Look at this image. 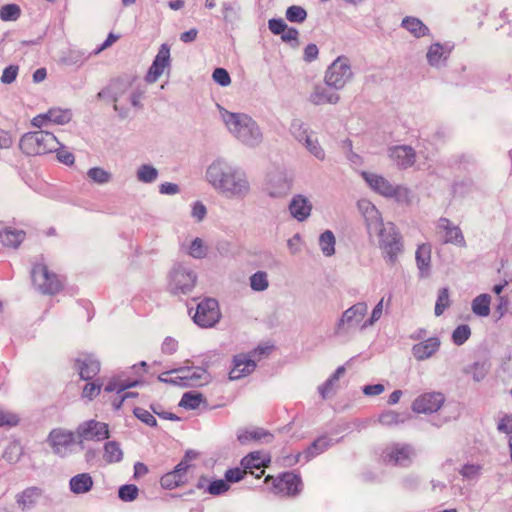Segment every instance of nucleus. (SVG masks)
Masks as SVG:
<instances>
[{
    "instance_id": "f257e3e1",
    "label": "nucleus",
    "mask_w": 512,
    "mask_h": 512,
    "mask_svg": "<svg viewBox=\"0 0 512 512\" xmlns=\"http://www.w3.org/2000/svg\"><path fill=\"white\" fill-rule=\"evenodd\" d=\"M208 181L227 196H242L249 191L244 173L221 163H213L207 170Z\"/></svg>"
},
{
    "instance_id": "f03ea898",
    "label": "nucleus",
    "mask_w": 512,
    "mask_h": 512,
    "mask_svg": "<svg viewBox=\"0 0 512 512\" xmlns=\"http://www.w3.org/2000/svg\"><path fill=\"white\" fill-rule=\"evenodd\" d=\"M222 119L229 131L243 143L253 145L261 137L259 128L254 120L243 113H232L221 110Z\"/></svg>"
},
{
    "instance_id": "7ed1b4c3",
    "label": "nucleus",
    "mask_w": 512,
    "mask_h": 512,
    "mask_svg": "<svg viewBox=\"0 0 512 512\" xmlns=\"http://www.w3.org/2000/svg\"><path fill=\"white\" fill-rule=\"evenodd\" d=\"M60 145L58 139L48 131L25 133L20 141V150L28 156L44 155L53 152Z\"/></svg>"
},
{
    "instance_id": "20e7f679",
    "label": "nucleus",
    "mask_w": 512,
    "mask_h": 512,
    "mask_svg": "<svg viewBox=\"0 0 512 512\" xmlns=\"http://www.w3.org/2000/svg\"><path fill=\"white\" fill-rule=\"evenodd\" d=\"M34 286L43 294L55 295L63 289L58 275L51 272L46 264L36 263L31 270Z\"/></svg>"
},
{
    "instance_id": "39448f33",
    "label": "nucleus",
    "mask_w": 512,
    "mask_h": 512,
    "mask_svg": "<svg viewBox=\"0 0 512 512\" xmlns=\"http://www.w3.org/2000/svg\"><path fill=\"white\" fill-rule=\"evenodd\" d=\"M352 77V71L348 60L338 57L325 73V84L336 90L342 89Z\"/></svg>"
},
{
    "instance_id": "423d86ee",
    "label": "nucleus",
    "mask_w": 512,
    "mask_h": 512,
    "mask_svg": "<svg viewBox=\"0 0 512 512\" xmlns=\"http://www.w3.org/2000/svg\"><path fill=\"white\" fill-rule=\"evenodd\" d=\"M220 317L218 302L208 298L197 305L193 319L201 327H212L219 321Z\"/></svg>"
},
{
    "instance_id": "0eeeda50",
    "label": "nucleus",
    "mask_w": 512,
    "mask_h": 512,
    "mask_svg": "<svg viewBox=\"0 0 512 512\" xmlns=\"http://www.w3.org/2000/svg\"><path fill=\"white\" fill-rule=\"evenodd\" d=\"M362 177L373 190H375L376 192L383 196L394 197L402 194L405 196L408 195V189L400 186H393L383 176L369 172H362Z\"/></svg>"
},
{
    "instance_id": "6e6552de",
    "label": "nucleus",
    "mask_w": 512,
    "mask_h": 512,
    "mask_svg": "<svg viewBox=\"0 0 512 512\" xmlns=\"http://www.w3.org/2000/svg\"><path fill=\"white\" fill-rule=\"evenodd\" d=\"M170 64V47L167 44H162L145 75V81L149 84L157 82L164 72L169 70Z\"/></svg>"
},
{
    "instance_id": "1a4fd4ad",
    "label": "nucleus",
    "mask_w": 512,
    "mask_h": 512,
    "mask_svg": "<svg viewBox=\"0 0 512 512\" xmlns=\"http://www.w3.org/2000/svg\"><path fill=\"white\" fill-rule=\"evenodd\" d=\"M77 434L81 440L102 441L109 438V428L106 423L90 420L77 429Z\"/></svg>"
},
{
    "instance_id": "9d476101",
    "label": "nucleus",
    "mask_w": 512,
    "mask_h": 512,
    "mask_svg": "<svg viewBox=\"0 0 512 512\" xmlns=\"http://www.w3.org/2000/svg\"><path fill=\"white\" fill-rule=\"evenodd\" d=\"M444 401L445 398L442 393H424L414 400L412 404V410L416 413H434L441 408Z\"/></svg>"
},
{
    "instance_id": "9b49d317",
    "label": "nucleus",
    "mask_w": 512,
    "mask_h": 512,
    "mask_svg": "<svg viewBox=\"0 0 512 512\" xmlns=\"http://www.w3.org/2000/svg\"><path fill=\"white\" fill-rule=\"evenodd\" d=\"M130 86L131 82L128 80L115 79L98 93V97L101 99H111L114 102V109L116 111H122L124 106L120 103L121 98Z\"/></svg>"
},
{
    "instance_id": "f8f14e48",
    "label": "nucleus",
    "mask_w": 512,
    "mask_h": 512,
    "mask_svg": "<svg viewBox=\"0 0 512 512\" xmlns=\"http://www.w3.org/2000/svg\"><path fill=\"white\" fill-rule=\"evenodd\" d=\"M380 248L386 254L390 264H395L402 251L401 237L394 230L390 233L382 231L380 234Z\"/></svg>"
},
{
    "instance_id": "ddd939ff",
    "label": "nucleus",
    "mask_w": 512,
    "mask_h": 512,
    "mask_svg": "<svg viewBox=\"0 0 512 512\" xmlns=\"http://www.w3.org/2000/svg\"><path fill=\"white\" fill-rule=\"evenodd\" d=\"M206 372L203 370L201 374H196L189 369H178L162 373L159 380L165 383L179 384V385H193L196 379H201L202 375Z\"/></svg>"
},
{
    "instance_id": "4468645a",
    "label": "nucleus",
    "mask_w": 512,
    "mask_h": 512,
    "mask_svg": "<svg viewBox=\"0 0 512 512\" xmlns=\"http://www.w3.org/2000/svg\"><path fill=\"white\" fill-rule=\"evenodd\" d=\"M389 157L399 168L406 169L414 165L416 152L411 146H393L389 149Z\"/></svg>"
},
{
    "instance_id": "2eb2a0df",
    "label": "nucleus",
    "mask_w": 512,
    "mask_h": 512,
    "mask_svg": "<svg viewBox=\"0 0 512 512\" xmlns=\"http://www.w3.org/2000/svg\"><path fill=\"white\" fill-rule=\"evenodd\" d=\"M438 230L444 232L443 242L453 244L459 247H465L466 241L461 229L454 226L447 218H440L437 226Z\"/></svg>"
},
{
    "instance_id": "dca6fc26",
    "label": "nucleus",
    "mask_w": 512,
    "mask_h": 512,
    "mask_svg": "<svg viewBox=\"0 0 512 512\" xmlns=\"http://www.w3.org/2000/svg\"><path fill=\"white\" fill-rule=\"evenodd\" d=\"M79 376L82 380L93 379L100 372V362L92 354H85L76 359Z\"/></svg>"
},
{
    "instance_id": "f3484780",
    "label": "nucleus",
    "mask_w": 512,
    "mask_h": 512,
    "mask_svg": "<svg viewBox=\"0 0 512 512\" xmlns=\"http://www.w3.org/2000/svg\"><path fill=\"white\" fill-rule=\"evenodd\" d=\"M268 462L269 459L261 452H252L241 460V466L247 470L248 474L255 475V478H260L264 475V468Z\"/></svg>"
},
{
    "instance_id": "a211bd4d",
    "label": "nucleus",
    "mask_w": 512,
    "mask_h": 512,
    "mask_svg": "<svg viewBox=\"0 0 512 512\" xmlns=\"http://www.w3.org/2000/svg\"><path fill=\"white\" fill-rule=\"evenodd\" d=\"M234 366L229 373L231 380H237L252 373L256 363L249 355L240 354L234 357Z\"/></svg>"
},
{
    "instance_id": "6ab92c4d",
    "label": "nucleus",
    "mask_w": 512,
    "mask_h": 512,
    "mask_svg": "<svg viewBox=\"0 0 512 512\" xmlns=\"http://www.w3.org/2000/svg\"><path fill=\"white\" fill-rule=\"evenodd\" d=\"M441 342L438 337H430L412 347V354L418 361L432 357L440 348Z\"/></svg>"
},
{
    "instance_id": "aec40b11",
    "label": "nucleus",
    "mask_w": 512,
    "mask_h": 512,
    "mask_svg": "<svg viewBox=\"0 0 512 512\" xmlns=\"http://www.w3.org/2000/svg\"><path fill=\"white\" fill-rule=\"evenodd\" d=\"M187 481L188 471L177 464L172 471L161 477L160 484L164 489L172 490L185 485Z\"/></svg>"
},
{
    "instance_id": "412c9836",
    "label": "nucleus",
    "mask_w": 512,
    "mask_h": 512,
    "mask_svg": "<svg viewBox=\"0 0 512 512\" xmlns=\"http://www.w3.org/2000/svg\"><path fill=\"white\" fill-rule=\"evenodd\" d=\"M367 313V305L364 302H359L347 309L338 324V330L342 328L344 324L348 326L358 325Z\"/></svg>"
},
{
    "instance_id": "4be33fe9",
    "label": "nucleus",
    "mask_w": 512,
    "mask_h": 512,
    "mask_svg": "<svg viewBox=\"0 0 512 512\" xmlns=\"http://www.w3.org/2000/svg\"><path fill=\"white\" fill-rule=\"evenodd\" d=\"M274 482V486L279 492H283L288 495L298 493L301 485V479L299 476L290 472L284 473L282 476L274 480Z\"/></svg>"
},
{
    "instance_id": "5701e85b",
    "label": "nucleus",
    "mask_w": 512,
    "mask_h": 512,
    "mask_svg": "<svg viewBox=\"0 0 512 512\" xmlns=\"http://www.w3.org/2000/svg\"><path fill=\"white\" fill-rule=\"evenodd\" d=\"M291 215L298 221H304L311 213L312 205L307 198L302 195L293 197L289 205Z\"/></svg>"
},
{
    "instance_id": "b1692460",
    "label": "nucleus",
    "mask_w": 512,
    "mask_h": 512,
    "mask_svg": "<svg viewBox=\"0 0 512 512\" xmlns=\"http://www.w3.org/2000/svg\"><path fill=\"white\" fill-rule=\"evenodd\" d=\"M331 88L327 85L316 86L310 95V101L315 105L337 103L340 97L336 92L331 91Z\"/></svg>"
},
{
    "instance_id": "393cba45",
    "label": "nucleus",
    "mask_w": 512,
    "mask_h": 512,
    "mask_svg": "<svg viewBox=\"0 0 512 512\" xmlns=\"http://www.w3.org/2000/svg\"><path fill=\"white\" fill-rule=\"evenodd\" d=\"M48 440L54 450L59 452L61 448L68 447L74 442V434L58 428L50 432Z\"/></svg>"
},
{
    "instance_id": "a878e982",
    "label": "nucleus",
    "mask_w": 512,
    "mask_h": 512,
    "mask_svg": "<svg viewBox=\"0 0 512 512\" xmlns=\"http://www.w3.org/2000/svg\"><path fill=\"white\" fill-rule=\"evenodd\" d=\"M94 481L89 473H80L73 476L69 481L70 490L74 494H84L93 487Z\"/></svg>"
},
{
    "instance_id": "bb28decb",
    "label": "nucleus",
    "mask_w": 512,
    "mask_h": 512,
    "mask_svg": "<svg viewBox=\"0 0 512 512\" xmlns=\"http://www.w3.org/2000/svg\"><path fill=\"white\" fill-rule=\"evenodd\" d=\"M23 231L12 228H3L0 230V242L9 248H16L24 240Z\"/></svg>"
},
{
    "instance_id": "cd10ccee",
    "label": "nucleus",
    "mask_w": 512,
    "mask_h": 512,
    "mask_svg": "<svg viewBox=\"0 0 512 512\" xmlns=\"http://www.w3.org/2000/svg\"><path fill=\"white\" fill-rule=\"evenodd\" d=\"M401 25L417 38L424 37L429 33L428 27L420 19L415 17H405Z\"/></svg>"
},
{
    "instance_id": "c85d7f7f",
    "label": "nucleus",
    "mask_w": 512,
    "mask_h": 512,
    "mask_svg": "<svg viewBox=\"0 0 512 512\" xmlns=\"http://www.w3.org/2000/svg\"><path fill=\"white\" fill-rule=\"evenodd\" d=\"M41 497V490L36 487L27 488L17 495V503L24 510L34 506Z\"/></svg>"
},
{
    "instance_id": "c756f323",
    "label": "nucleus",
    "mask_w": 512,
    "mask_h": 512,
    "mask_svg": "<svg viewBox=\"0 0 512 512\" xmlns=\"http://www.w3.org/2000/svg\"><path fill=\"white\" fill-rule=\"evenodd\" d=\"M272 435L266 432L262 428H251V429H245L241 430L238 433V440L241 444H246L251 441H260L265 438H271Z\"/></svg>"
},
{
    "instance_id": "7c9ffc66",
    "label": "nucleus",
    "mask_w": 512,
    "mask_h": 512,
    "mask_svg": "<svg viewBox=\"0 0 512 512\" xmlns=\"http://www.w3.org/2000/svg\"><path fill=\"white\" fill-rule=\"evenodd\" d=\"M491 297L488 294L477 296L472 302V311L474 314L486 317L490 314Z\"/></svg>"
},
{
    "instance_id": "2f4dec72",
    "label": "nucleus",
    "mask_w": 512,
    "mask_h": 512,
    "mask_svg": "<svg viewBox=\"0 0 512 512\" xmlns=\"http://www.w3.org/2000/svg\"><path fill=\"white\" fill-rule=\"evenodd\" d=\"M431 246L423 243L418 246L416 251L417 266L421 271H427L431 263Z\"/></svg>"
},
{
    "instance_id": "473e14b6",
    "label": "nucleus",
    "mask_w": 512,
    "mask_h": 512,
    "mask_svg": "<svg viewBox=\"0 0 512 512\" xmlns=\"http://www.w3.org/2000/svg\"><path fill=\"white\" fill-rule=\"evenodd\" d=\"M137 383V381H130L128 379H122L121 377H113L109 380L104 390L106 392H116L120 394L128 388L136 386Z\"/></svg>"
},
{
    "instance_id": "72a5a7b5",
    "label": "nucleus",
    "mask_w": 512,
    "mask_h": 512,
    "mask_svg": "<svg viewBox=\"0 0 512 512\" xmlns=\"http://www.w3.org/2000/svg\"><path fill=\"white\" fill-rule=\"evenodd\" d=\"M103 457L107 463H116L122 459L123 452L117 442L109 441L104 446Z\"/></svg>"
},
{
    "instance_id": "f704fd0d",
    "label": "nucleus",
    "mask_w": 512,
    "mask_h": 512,
    "mask_svg": "<svg viewBox=\"0 0 512 512\" xmlns=\"http://www.w3.org/2000/svg\"><path fill=\"white\" fill-rule=\"evenodd\" d=\"M319 245L324 255L331 256L335 252V237L330 230L320 235Z\"/></svg>"
},
{
    "instance_id": "c9c22d12",
    "label": "nucleus",
    "mask_w": 512,
    "mask_h": 512,
    "mask_svg": "<svg viewBox=\"0 0 512 512\" xmlns=\"http://www.w3.org/2000/svg\"><path fill=\"white\" fill-rule=\"evenodd\" d=\"M48 120L50 123L63 125L71 120V112L63 109H50L47 111Z\"/></svg>"
},
{
    "instance_id": "e433bc0d",
    "label": "nucleus",
    "mask_w": 512,
    "mask_h": 512,
    "mask_svg": "<svg viewBox=\"0 0 512 512\" xmlns=\"http://www.w3.org/2000/svg\"><path fill=\"white\" fill-rule=\"evenodd\" d=\"M21 15V9L16 4H6L0 9V18L2 21H15Z\"/></svg>"
},
{
    "instance_id": "4c0bfd02",
    "label": "nucleus",
    "mask_w": 512,
    "mask_h": 512,
    "mask_svg": "<svg viewBox=\"0 0 512 512\" xmlns=\"http://www.w3.org/2000/svg\"><path fill=\"white\" fill-rule=\"evenodd\" d=\"M389 461L395 464H403L410 459V450L406 446L395 447L389 453Z\"/></svg>"
},
{
    "instance_id": "58836bf2",
    "label": "nucleus",
    "mask_w": 512,
    "mask_h": 512,
    "mask_svg": "<svg viewBox=\"0 0 512 512\" xmlns=\"http://www.w3.org/2000/svg\"><path fill=\"white\" fill-rule=\"evenodd\" d=\"M444 54V47L439 43H434L428 49L427 60L430 65H437L443 58H445Z\"/></svg>"
},
{
    "instance_id": "ea45409f",
    "label": "nucleus",
    "mask_w": 512,
    "mask_h": 512,
    "mask_svg": "<svg viewBox=\"0 0 512 512\" xmlns=\"http://www.w3.org/2000/svg\"><path fill=\"white\" fill-rule=\"evenodd\" d=\"M88 177L97 184H105L111 180V174L100 167H93L87 172Z\"/></svg>"
},
{
    "instance_id": "a19ab883",
    "label": "nucleus",
    "mask_w": 512,
    "mask_h": 512,
    "mask_svg": "<svg viewBox=\"0 0 512 512\" xmlns=\"http://www.w3.org/2000/svg\"><path fill=\"white\" fill-rule=\"evenodd\" d=\"M251 288L255 291H263L268 287L267 274L263 271H258L250 277Z\"/></svg>"
},
{
    "instance_id": "79ce46f5",
    "label": "nucleus",
    "mask_w": 512,
    "mask_h": 512,
    "mask_svg": "<svg viewBox=\"0 0 512 512\" xmlns=\"http://www.w3.org/2000/svg\"><path fill=\"white\" fill-rule=\"evenodd\" d=\"M450 306L449 291L447 288H442L439 291L438 299L435 304V315L440 316L446 308Z\"/></svg>"
},
{
    "instance_id": "37998d69",
    "label": "nucleus",
    "mask_w": 512,
    "mask_h": 512,
    "mask_svg": "<svg viewBox=\"0 0 512 512\" xmlns=\"http://www.w3.org/2000/svg\"><path fill=\"white\" fill-rule=\"evenodd\" d=\"M471 335V330L468 325H459L452 333V340L456 345L465 343Z\"/></svg>"
},
{
    "instance_id": "c03bdc74",
    "label": "nucleus",
    "mask_w": 512,
    "mask_h": 512,
    "mask_svg": "<svg viewBox=\"0 0 512 512\" xmlns=\"http://www.w3.org/2000/svg\"><path fill=\"white\" fill-rule=\"evenodd\" d=\"M201 401V394L188 392L182 396L179 405L188 409H196L200 405Z\"/></svg>"
},
{
    "instance_id": "a18cd8bd",
    "label": "nucleus",
    "mask_w": 512,
    "mask_h": 512,
    "mask_svg": "<svg viewBox=\"0 0 512 512\" xmlns=\"http://www.w3.org/2000/svg\"><path fill=\"white\" fill-rule=\"evenodd\" d=\"M307 17V12L304 8L301 6H290L286 11V18L290 22H303Z\"/></svg>"
},
{
    "instance_id": "49530a36",
    "label": "nucleus",
    "mask_w": 512,
    "mask_h": 512,
    "mask_svg": "<svg viewBox=\"0 0 512 512\" xmlns=\"http://www.w3.org/2000/svg\"><path fill=\"white\" fill-rule=\"evenodd\" d=\"M188 253L194 258H204L207 254V247L204 245L202 239L196 238L192 241Z\"/></svg>"
},
{
    "instance_id": "de8ad7c7",
    "label": "nucleus",
    "mask_w": 512,
    "mask_h": 512,
    "mask_svg": "<svg viewBox=\"0 0 512 512\" xmlns=\"http://www.w3.org/2000/svg\"><path fill=\"white\" fill-rule=\"evenodd\" d=\"M138 488L134 484L123 485L119 488V498L123 501H133L138 496Z\"/></svg>"
},
{
    "instance_id": "09e8293b",
    "label": "nucleus",
    "mask_w": 512,
    "mask_h": 512,
    "mask_svg": "<svg viewBox=\"0 0 512 512\" xmlns=\"http://www.w3.org/2000/svg\"><path fill=\"white\" fill-rule=\"evenodd\" d=\"M137 175H138V179L140 181L149 183V182H153L157 178L158 172L152 166L142 165L139 168Z\"/></svg>"
},
{
    "instance_id": "8fccbe9b",
    "label": "nucleus",
    "mask_w": 512,
    "mask_h": 512,
    "mask_svg": "<svg viewBox=\"0 0 512 512\" xmlns=\"http://www.w3.org/2000/svg\"><path fill=\"white\" fill-rule=\"evenodd\" d=\"M305 143L308 150L318 159L323 160L325 157L324 150L318 145L316 138L312 135H306Z\"/></svg>"
},
{
    "instance_id": "3c124183",
    "label": "nucleus",
    "mask_w": 512,
    "mask_h": 512,
    "mask_svg": "<svg viewBox=\"0 0 512 512\" xmlns=\"http://www.w3.org/2000/svg\"><path fill=\"white\" fill-rule=\"evenodd\" d=\"M229 489L230 485L227 483L226 479H218L209 484L207 491L211 495H221Z\"/></svg>"
},
{
    "instance_id": "603ef678",
    "label": "nucleus",
    "mask_w": 512,
    "mask_h": 512,
    "mask_svg": "<svg viewBox=\"0 0 512 512\" xmlns=\"http://www.w3.org/2000/svg\"><path fill=\"white\" fill-rule=\"evenodd\" d=\"M248 474L247 473V470L244 468V467H235V468H231V469H228L226 472H225V479L227 481V483H236V482H239L240 480H242L244 478V476Z\"/></svg>"
},
{
    "instance_id": "864d4df0",
    "label": "nucleus",
    "mask_w": 512,
    "mask_h": 512,
    "mask_svg": "<svg viewBox=\"0 0 512 512\" xmlns=\"http://www.w3.org/2000/svg\"><path fill=\"white\" fill-rule=\"evenodd\" d=\"M53 152H56V158L60 163L68 165V166H71L74 164V162H75L74 155L70 151L65 149L64 147H60V145H59L57 147V149L54 150Z\"/></svg>"
},
{
    "instance_id": "5fc2aeb1",
    "label": "nucleus",
    "mask_w": 512,
    "mask_h": 512,
    "mask_svg": "<svg viewBox=\"0 0 512 512\" xmlns=\"http://www.w3.org/2000/svg\"><path fill=\"white\" fill-rule=\"evenodd\" d=\"M466 372L472 376L474 381L479 382L486 376L487 369L484 364L474 363Z\"/></svg>"
},
{
    "instance_id": "6e6d98bb",
    "label": "nucleus",
    "mask_w": 512,
    "mask_h": 512,
    "mask_svg": "<svg viewBox=\"0 0 512 512\" xmlns=\"http://www.w3.org/2000/svg\"><path fill=\"white\" fill-rule=\"evenodd\" d=\"M379 423L384 426H393L397 425L401 420L400 416L395 411H386L383 412L378 419Z\"/></svg>"
},
{
    "instance_id": "4d7b16f0",
    "label": "nucleus",
    "mask_w": 512,
    "mask_h": 512,
    "mask_svg": "<svg viewBox=\"0 0 512 512\" xmlns=\"http://www.w3.org/2000/svg\"><path fill=\"white\" fill-rule=\"evenodd\" d=\"M200 456V453L196 450H187L183 459L178 463L180 467L184 468L185 470L189 471L191 468L194 467L193 461L198 459Z\"/></svg>"
},
{
    "instance_id": "13d9d810",
    "label": "nucleus",
    "mask_w": 512,
    "mask_h": 512,
    "mask_svg": "<svg viewBox=\"0 0 512 512\" xmlns=\"http://www.w3.org/2000/svg\"><path fill=\"white\" fill-rule=\"evenodd\" d=\"M134 414L139 420L151 427H154L157 424L156 418L153 414L143 408H135Z\"/></svg>"
},
{
    "instance_id": "bf43d9fd",
    "label": "nucleus",
    "mask_w": 512,
    "mask_h": 512,
    "mask_svg": "<svg viewBox=\"0 0 512 512\" xmlns=\"http://www.w3.org/2000/svg\"><path fill=\"white\" fill-rule=\"evenodd\" d=\"M101 387H102L101 384H97V383H94V382L87 383L83 387L82 397L83 398H87L89 400H92L93 398H95L96 396L99 395V393L101 391Z\"/></svg>"
},
{
    "instance_id": "052dcab7",
    "label": "nucleus",
    "mask_w": 512,
    "mask_h": 512,
    "mask_svg": "<svg viewBox=\"0 0 512 512\" xmlns=\"http://www.w3.org/2000/svg\"><path fill=\"white\" fill-rule=\"evenodd\" d=\"M215 82L221 86H228L231 83V78L224 68H216L212 75Z\"/></svg>"
},
{
    "instance_id": "680f3d73",
    "label": "nucleus",
    "mask_w": 512,
    "mask_h": 512,
    "mask_svg": "<svg viewBox=\"0 0 512 512\" xmlns=\"http://www.w3.org/2000/svg\"><path fill=\"white\" fill-rule=\"evenodd\" d=\"M19 423V417L11 412L0 409V427L4 425L15 426Z\"/></svg>"
},
{
    "instance_id": "e2e57ef3",
    "label": "nucleus",
    "mask_w": 512,
    "mask_h": 512,
    "mask_svg": "<svg viewBox=\"0 0 512 512\" xmlns=\"http://www.w3.org/2000/svg\"><path fill=\"white\" fill-rule=\"evenodd\" d=\"M384 301H385V299L382 298L378 302V304L374 307V309L371 313L370 319L363 324V326H362L363 328L373 325L376 321H378L381 318V316L383 314Z\"/></svg>"
},
{
    "instance_id": "0e129e2a",
    "label": "nucleus",
    "mask_w": 512,
    "mask_h": 512,
    "mask_svg": "<svg viewBox=\"0 0 512 512\" xmlns=\"http://www.w3.org/2000/svg\"><path fill=\"white\" fill-rule=\"evenodd\" d=\"M18 74V66L10 65L6 67L2 73L1 81L6 84L12 83Z\"/></svg>"
},
{
    "instance_id": "69168bd1",
    "label": "nucleus",
    "mask_w": 512,
    "mask_h": 512,
    "mask_svg": "<svg viewBox=\"0 0 512 512\" xmlns=\"http://www.w3.org/2000/svg\"><path fill=\"white\" fill-rule=\"evenodd\" d=\"M268 27L273 34L280 35L287 28V24L283 19H270L268 22Z\"/></svg>"
},
{
    "instance_id": "338daca9",
    "label": "nucleus",
    "mask_w": 512,
    "mask_h": 512,
    "mask_svg": "<svg viewBox=\"0 0 512 512\" xmlns=\"http://www.w3.org/2000/svg\"><path fill=\"white\" fill-rule=\"evenodd\" d=\"M330 445V440L326 437H321L315 440L310 448V453L318 454L323 452Z\"/></svg>"
},
{
    "instance_id": "774afa93",
    "label": "nucleus",
    "mask_w": 512,
    "mask_h": 512,
    "mask_svg": "<svg viewBox=\"0 0 512 512\" xmlns=\"http://www.w3.org/2000/svg\"><path fill=\"white\" fill-rule=\"evenodd\" d=\"M497 429L505 434L512 433V415H504L498 422Z\"/></svg>"
}]
</instances>
